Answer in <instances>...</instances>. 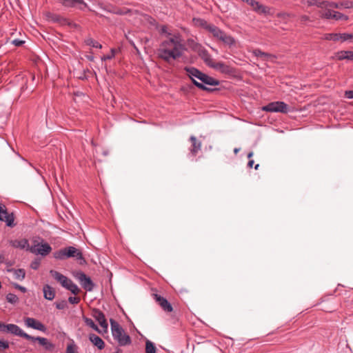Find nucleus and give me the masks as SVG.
<instances>
[{
    "label": "nucleus",
    "instance_id": "8",
    "mask_svg": "<svg viewBox=\"0 0 353 353\" xmlns=\"http://www.w3.org/2000/svg\"><path fill=\"white\" fill-rule=\"evenodd\" d=\"M3 332H10L16 336H19L26 339H33V336L24 332L18 325L14 324L5 325Z\"/></svg>",
    "mask_w": 353,
    "mask_h": 353
},
{
    "label": "nucleus",
    "instance_id": "9",
    "mask_svg": "<svg viewBox=\"0 0 353 353\" xmlns=\"http://www.w3.org/2000/svg\"><path fill=\"white\" fill-rule=\"evenodd\" d=\"M77 279L80 282L82 287L87 291H92L94 284L91 279L82 272H78L74 275Z\"/></svg>",
    "mask_w": 353,
    "mask_h": 353
},
{
    "label": "nucleus",
    "instance_id": "57",
    "mask_svg": "<svg viewBox=\"0 0 353 353\" xmlns=\"http://www.w3.org/2000/svg\"><path fill=\"white\" fill-rule=\"evenodd\" d=\"M125 37H126V39L129 40L130 43H132L134 46V43L129 39V38L127 36H125Z\"/></svg>",
    "mask_w": 353,
    "mask_h": 353
},
{
    "label": "nucleus",
    "instance_id": "18",
    "mask_svg": "<svg viewBox=\"0 0 353 353\" xmlns=\"http://www.w3.org/2000/svg\"><path fill=\"white\" fill-rule=\"evenodd\" d=\"M200 74L201 77V83H203L205 86L207 85H219V81L212 77L208 76V74L202 72L198 73Z\"/></svg>",
    "mask_w": 353,
    "mask_h": 353
},
{
    "label": "nucleus",
    "instance_id": "54",
    "mask_svg": "<svg viewBox=\"0 0 353 353\" xmlns=\"http://www.w3.org/2000/svg\"><path fill=\"white\" fill-rule=\"evenodd\" d=\"M253 155V152H250L248 154V158H251Z\"/></svg>",
    "mask_w": 353,
    "mask_h": 353
},
{
    "label": "nucleus",
    "instance_id": "52",
    "mask_svg": "<svg viewBox=\"0 0 353 353\" xmlns=\"http://www.w3.org/2000/svg\"><path fill=\"white\" fill-rule=\"evenodd\" d=\"M4 326H5V324H3V323L0 322V330L3 331Z\"/></svg>",
    "mask_w": 353,
    "mask_h": 353
},
{
    "label": "nucleus",
    "instance_id": "12",
    "mask_svg": "<svg viewBox=\"0 0 353 353\" xmlns=\"http://www.w3.org/2000/svg\"><path fill=\"white\" fill-rule=\"evenodd\" d=\"M92 316L99 322L101 327L106 331L108 324L103 313L98 309H94L92 311Z\"/></svg>",
    "mask_w": 353,
    "mask_h": 353
},
{
    "label": "nucleus",
    "instance_id": "27",
    "mask_svg": "<svg viewBox=\"0 0 353 353\" xmlns=\"http://www.w3.org/2000/svg\"><path fill=\"white\" fill-rule=\"evenodd\" d=\"M219 41L230 47L234 46L236 43L235 39L233 37L228 34L226 32L224 33Z\"/></svg>",
    "mask_w": 353,
    "mask_h": 353
},
{
    "label": "nucleus",
    "instance_id": "31",
    "mask_svg": "<svg viewBox=\"0 0 353 353\" xmlns=\"http://www.w3.org/2000/svg\"><path fill=\"white\" fill-rule=\"evenodd\" d=\"M323 39L329 41H339V33H328L323 36Z\"/></svg>",
    "mask_w": 353,
    "mask_h": 353
},
{
    "label": "nucleus",
    "instance_id": "33",
    "mask_svg": "<svg viewBox=\"0 0 353 353\" xmlns=\"http://www.w3.org/2000/svg\"><path fill=\"white\" fill-rule=\"evenodd\" d=\"M336 3L338 4V6H339V8H337L338 9L353 8V3L352 1H343L341 3Z\"/></svg>",
    "mask_w": 353,
    "mask_h": 353
},
{
    "label": "nucleus",
    "instance_id": "30",
    "mask_svg": "<svg viewBox=\"0 0 353 353\" xmlns=\"http://www.w3.org/2000/svg\"><path fill=\"white\" fill-rule=\"evenodd\" d=\"M332 19H334L336 21H339V20L347 21L348 19V17L339 12L334 11L333 15L332 17Z\"/></svg>",
    "mask_w": 353,
    "mask_h": 353
},
{
    "label": "nucleus",
    "instance_id": "3",
    "mask_svg": "<svg viewBox=\"0 0 353 353\" xmlns=\"http://www.w3.org/2000/svg\"><path fill=\"white\" fill-rule=\"evenodd\" d=\"M50 274L58 283H59L63 288L70 290L72 294L77 295L80 292V289L78 288V286L74 283L71 279L61 274L60 272L51 270L50 271Z\"/></svg>",
    "mask_w": 353,
    "mask_h": 353
},
{
    "label": "nucleus",
    "instance_id": "53",
    "mask_svg": "<svg viewBox=\"0 0 353 353\" xmlns=\"http://www.w3.org/2000/svg\"><path fill=\"white\" fill-rule=\"evenodd\" d=\"M239 150H240V148H235L234 149V154H236L239 152Z\"/></svg>",
    "mask_w": 353,
    "mask_h": 353
},
{
    "label": "nucleus",
    "instance_id": "2",
    "mask_svg": "<svg viewBox=\"0 0 353 353\" xmlns=\"http://www.w3.org/2000/svg\"><path fill=\"white\" fill-rule=\"evenodd\" d=\"M54 257L59 260H65L68 258H75L79 261V263L81 265L85 263L81 251L72 246H69L55 252L54 253Z\"/></svg>",
    "mask_w": 353,
    "mask_h": 353
},
{
    "label": "nucleus",
    "instance_id": "10",
    "mask_svg": "<svg viewBox=\"0 0 353 353\" xmlns=\"http://www.w3.org/2000/svg\"><path fill=\"white\" fill-rule=\"evenodd\" d=\"M52 250L50 245L47 243H41L39 247L36 248V245H31L28 248V251L35 254H41L42 256L48 255Z\"/></svg>",
    "mask_w": 353,
    "mask_h": 353
},
{
    "label": "nucleus",
    "instance_id": "34",
    "mask_svg": "<svg viewBox=\"0 0 353 353\" xmlns=\"http://www.w3.org/2000/svg\"><path fill=\"white\" fill-rule=\"evenodd\" d=\"M85 43L87 45L91 46L96 48H102V46L99 43H98L97 41H94V39H92L91 38L86 39Z\"/></svg>",
    "mask_w": 353,
    "mask_h": 353
},
{
    "label": "nucleus",
    "instance_id": "1",
    "mask_svg": "<svg viewBox=\"0 0 353 353\" xmlns=\"http://www.w3.org/2000/svg\"><path fill=\"white\" fill-rule=\"evenodd\" d=\"M159 32L162 38L158 49L159 57L168 63L181 57L185 50L181 35L173 32L172 28L168 26H161Z\"/></svg>",
    "mask_w": 353,
    "mask_h": 353
},
{
    "label": "nucleus",
    "instance_id": "38",
    "mask_svg": "<svg viewBox=\"0 0 353 353\" xmlns=\"http://www.w3.org/2000/svg\"><path fill=\"white\" fill-rule=\"evenodd\" d=\"M199 25L203 27L204 29L209 32V27H212L213 24L208 23L206 21L203 19H198L197 20Z\"/></svg>",
    "mask_w": 353,
    "mask_h": 353
},
{
    "label": "nucleus",
    "instance_id": "36",
    "mask_svg": "<svg viewBox=\"0 0 353 353\" xmlns=\"http://www.w3.org/2000/svg\"><path fill=\"white\" fill-rule=\"evenodd\" d=\"M353 38L352 34L348 33H339V41H345Z\"/></svg>",
    "mask_w": 353,
    "mask_h": 353
},
{
    "label": "nucleus",
    "instance_id": "43",
    "mask_svg": "<svg viewBox=\"0 0 353 353\" xmlns=\"http://www.w3.org/2000/svg\"><path fill=\"white\" fill-rule=\"evenodd\" d=\"M300 22L303 24H305L307 21H310V18L307 15H301L299 18Z\"/></svg>",
    "mask_w": 353,
    "mask_h": 353
},
{
    "label": "nucleus",
    "instance_id": "58",
    "mask_svg": "<svg viewBox=\"0 0 353 353\" xmlns=\"http://www.w3.org/2000/svg\"><path fill=\"white\" fill-rule=\"evenodd\" d=\"M1 261H1V256H0V263H1Z\"/></svg>",
    "mask_w": 353,
    "mask_h": 353
},
{
    "label": "nucleus",
    "instance_id": "41",
    "mask_svg": "<svg viewBox=\"0 0 353 353\" xmlns=\"http://www.w3.org/2000/svg\"><path fill=\"white\" fill-rule=\"evenodd\" d=\"M67 306V303L65 301H61V302L56 303V307L59 310H63Z\"/></svg>",
    "mask_w": 353,
    "mask_h": 353
},
{
    "label": "nucleus",
    "instance_id": "51",
    "mask_svg": "<svg viewBox=\"0 0 353 353\" xmlns=\"http://www.w3.org/2000/svg\"><path fill=\"white\" fill-rule=\"evenodd\" d=\"M253 164H254V161L253 160H250L248 161V167L252 168Z\"/></svg>",
    "mask_w": 353,
    "mask_h": 353
},
{
    "label": "nucleus",
    "instance_id": "56",
    "mask_svg": "<svg viewBox=\"0 0 353 353\" xmlns=\"http://www.w3.org/2000/svg\"><path fill=\"white\" fill-rule=\"evenodd\" d=\"M259 164H256V165H255V167H254V169H255V170H257V169L259 168Z\"/></svg>",
    "mask_w": 353,
    "mask_h": 353
},
{
    "label": "nucleus",
    "instance_id": "35",
    "mask_svg": "<svg viewBox=\"0 0 353 353\" xmlns=\"http://www.w3.org/2000/svg\"><path fill=\"white\" fill-rule=\"evenodd\" d=\"M84 321L88 326H89V327L93 328L94 330L100 332L98 327L96 325V324L94 323V321L91 319L85 318Z\"/></svg>",
    "mask_w": 353,
    "mask_h": 353
},
{
    "label": "nucleus",
    "instance_id": "20",
    "mask_svg": "<svg viewBox=\"0 0 353 353\" xmlns=\"http://www.w3.org/2000/svg\"><path fill=\"white\" fill-rule=\"evenodd\" d=\"M211 68L220 71L224 74H231L233 72V70L231 67L228 65L224 64L222 62L213 63Z\"/></svg>",
    "mask_w": 353,
    "mask_h": 353
},
{
    "label": "nucleus",
    "instance_id": "42",
    "mask_svg": "<svg viewBox=\"0 0 353 353\" xmlns=\"http://www.w3.org/2000/svg\"><path fill=\"white\" fill-rule=\"evenodd\" d=\"M68 301L72 304H77L80 301V299L76 296H70L68 298Z\"/></svg>",
    "mask_w": 353,
    "mask_h": 353
},
{
    "label": "nucleus",
    "instance_id": "44",
    "mask_svg": "<svg viewBox=\"0 0 353 353\" xmlns=\"http://www.w3.org/2000/svg\"><path fill=\"white\" fill-rule=\"evenodd\" d=\"M24 43H25V41L21 40V39H14V40L12 41V43L13 45H14L15 46H21Z\"/></svg>",
    "mask_w": 353,
    "mask_h": 353
},
{
    "label": "nucleus",
    "instance_id": "45",
    "mask_svg": "<svg viewBox=\"0 0 353 353\" xmlns=\"http://www.w3.org/2000/svg\"><path fill=\"white\" fill-rule=\"evenodd\" d=\"M39 265H40V261L39 260H35V261H32L30 264L31 268H32L34 270L38 269Z\"/></svg>",
    "mask_w": 353,
    "mask_h": 353
},
{
    "label": "nucleus",
    "instance_id": "50",
    "mask_svg": "<svg viewBox=\"0 0 353 353\" xmlns=\"http://www.w3.org/2000/svg\"><path fill=\"white\" fill-rule=\"evenodd\" d=\"M14 287H15L16 288L19 289V290H21V292H26V288H24V287H23V286H21V285H18V284H15V285H14Z\"/></svg>",
    "mask_w": 353,
    "mask_h": 353
},
{
    "label": "nucleus",
    "instance_id": "24",
    "mask_svg": "<svg viewBox=\"0 0 353 353\" xmlns=\"http://www.w3.org/2000/svg\"><path fill=\"white\" fill-rule=\"evenodd\" d=\"M336 57L339 60H350L353 61V51L342 50L336 54Z\"/></svg>",
    "mask_w": 353,
    "mask_h": 353
},
{
    "label": "nucleus",
    "instance_id": "29",
    "mask_svg": "<svg viewBox=\"0 0 353 353\" xmlns=\"http://www.w3.org/2000/svg\"><path fill=\"white\" fill-rule=\"evenodd\" d=\"M8 271L13 273L15 279L23 280L25 278L26 272L23 269H9Z\"/></svg>",
    "mask_w": 353,
    "mask_h": 353
},
{
    "label": "nucleus",
    "instance_id": "28",
    "mask_svg": "<svg viewBox=\"0 0 353 353\" xmlns=\"http://www.w3.org/2000/svg\"><path fill=\"white\" fill-rule=\"evenodd\" d=\"M31 341H37L42 345L44 346L46 350H50L53 347V345L48 342V339L43 337H34L30 339Z\"/></svg>",
    "mask_w": 353,
    "mask_h": 353
},
{
    "label": "nucleus",
    "instance_id": "17",
    "mask_svg": "<svg viewBox=\"0 0 353 353\" xmlns=\"http://www.w3.org/2000/svg\"><path fill=\"white\" fill-rule=\"evenodd\" d=\"M307 3L308 6H316L320 8H323L325 6H334V8H339L338 4H336L335 2H332V1H320L319 0H307Z\"/></svg>",
    "mask_w": 353,
    "mask_h": 353
},
{
    "label": "nucleus",
    "instance_id": "11",
    "mask_svg": "<svg viewBox=\"0 0 353 353\" xmlns=\"http://www.w3.org/2000/svg\"><path fill=\"white\" fill-rule=\"evenodd\" d=\"M59 3L65 7L74 8L77 7L83 10L88 8L87 3L83 0H57Z\"/></svg>",
    "mask_w": 353,
    "mask_h": 353
},
{
    "label": "nucleus",
    "instance_id": "7",
    "mask_svg": "<svg viewBox=\"0 0 353 353\" xmlns=\"http://www.w3.org/2000/svg\"><path fill=\"white\" fill-rule=\"evenodd\" d=\"M14 216L13 213H8L4 204L0 203V221L6 223L9 227L14 226Z\"/></svg>",
    "mask_w": 353,
    "mask_h": 353
},
{
    "label": "nucleus",
    "instance_id": "55",
    "mask_svg": "<svg viewBox=\"0 0 353 353\" xmlns=\"http://www.w3.org/2000/svg\"><path fill=\"white\" fill-rule=\"evenodd\" d=\"M285 14V13H280V14H278V17H283Z\"/></svg>",
    "mask_w": 353,
    "mask_h": 353
},
{
    "label": "nucleus",
    "instance_id": "48",
    "mask_svg": "<svg viewBox=\"0 0 353 353\" xmlns=\"http://www.w3.org/2000/svg\"><path fill=\"white\" fill-rule=\"evenodd\" d=\"M345 96L348 99H353V90L346 91Z\"/></svg>",
    "mask_w": 353,
    "mask_h": 353
},
{
    "label": "nucleus",
    "instance_id": "37",
    "mask_svg": "<svg viewBox=\"0 0 353 353\" xmlns=\"http://www.w3.org/2000/svg\"><path fill=\"white\" fill-rule=\"evenodd\" d=\"M145 353H154V346L152 342L148 340L146 341Z\"/></svg>",
    "mask_w": 353,
    "mask_h": 353
},
{
    "label": "nucleus",
    "instance_id": "15",
    "mask_svg": "<svg viewBox=\"0 0 353 353\" xmlns=\"http://www.w3.org/2000/svg\"><path fill=\"white\" fill-rule=\"evenodd\" d=\"M25 324L27 327H31L39 331H45L46 327L43 324H42L40 321L30 317H27L25 319Z\"/></svg>",
    "mask_w": 353,
    "mask_h": 353
},
{
    "label": "nucleus",
    "instance_id": "23",
    "mask_svg": "<svg viewBox=\"0 0 353 353\" xmlns=\"http://www.w3.org/2000/svg\"><path fill=\"white\" fill-rule=\"evenodd\" d=\"M10 244L14 248H19L21 249H26L28 250L29 245L28 241L27 239H22L20 241L14 240L10 241Z\"/></svg>",
    "mask_w": 353,
    "mask_h": 353
},
{
    "label": "nucleus",
    "instance_id": "39",
    "mask_svg": "<svg viewBox=\"0 0 353 353\" xmlns=\"http://www.w3.org/2000/svg\"><path fill=\"white\" fill-rule=\"evenodd\" d=\"M6 300L10 303H15L18 301V297L12 293H9L6 296Z\"/></svg>",
    "mask_w": 353,
    "mask_h": 353
},
{
    "label": "nucleus",
    "instance_id": "46",
    "mask_svg": "<svg viewBox=\"0 0 353 353\" xmlns=\"http://www.w3.org/2000/svg\"><path fill=\"white\" fill-rule=\"evenodd\" d=\"M8 347V343L4 341H0V351L6 350Z\"/></svg>",
    "mask_w": 353,
    "mask_h": 353
},
{
    "label": "nucleus",
    "instance_id": "49",
    "mask_svg": "<svg viewBox=\"0 0 353 353\" xmlns=\"http://www.w3.org/2000/svg\"><path fill=\"white\" fill-rule=\"evenodd\" d=\"M41 244V243H40L39 239H34L32 240V245H36V248H37V247H39V245Z\"/></svg>",
    "mask_w": 353,
    "mask_h": 353
},
{
    "label": "nucleus",
    "instance_id": "21",
    "mask_svg": "<svg viewBox=\"0 0 353 353\" xmlns=\"http://www.w3.org/2000/svg\"><path fill=\"white\" fill-rule=\"evenodd\" d=\"M334 8V6H325L323 8H321L319 11L320 17L322 19H332L334 10H332L331 8Z\"/></svg>",
    "mask_w": 353,
    "mask_h": 353
},
{
    "label": "nucleus",
    "instance_id": "25",
    "mask_svg": "<svg viewBox=\"0 0 353 353\" xmlns=\"http://www.w3.org/2000/svg\"><path fill=\"white\" fill-rule=\"evenodd\" d=\"M89 339L90 341L99 349L101 350L104 347V342L99 336H97L96 334H90Z\"/></svg>",
    "mask_w": 353,
    "mask_h": 353
},
{
    "label": "nucleus",
    "instance_id": "19",
    "mask_svg": "<svg viewBox=\"0 0 353 353\" xmlns=\"http://www.w3.org/2000/svg\"><path fill=\"white\" fill-rule=\"evenodd\" d=\"M199 55L203 60L206 65H208L210 67L212 66L214 61L211 55L209 54L206 49H205L204 48H200L199 50Z\"/></svg>",
    "mask_w": 353,
    "mask_h": 353
},
{
    "label": "nucleus",
    "instance_id": "4",
    "mask_svg": "<svg viewBox=\"0 0 353 353\" xmlns=\"http://www.w3.org/2000/svg\"><path fill=\"white\" fill-rule=\"evenodd\" d=\"M112 336L120 345H126L131 342L130 336L125 334L123 328L113 319H110Z\"/></svg>",
    "mask_w": 353,
    "mask_h": 353
},
{
    "label": "nucleus",
    "instance_id": "32",
    "mask_svg": "<svg viewBox=\"0 0 353 353\" xmlns=\"http://www.w3.org/2000/svg\"><path fill=\"white\" fill-rule=\"evenodd\" d=\"M254 54L256 57L263 58L265 60L271 57V54L262 52L259 49L255 50Z\"/></svg>",
    "mask_w": 353,
    "mask_h": 353
},
{
    "label": "nucleus",
    "instance_id": "40",
    "mask_svg": "<svg viewBox=\"0 0 353 353\" xmlns=\"http://www.w3.org/2000/svg\"><path fill=\"white\" fill-rule=\"evenodd\" d=\"M115 52H116L115 50L112 49V50H111V51H110V52L108 54L105 55V56H103V57L101 58V60H102V61H106V60L112 59V58H114V56H115Z\"/></svg>",
    "mask_w": 353,
    "mask_h": 353
},
{
    "label": "nucleus",
    "instance_id": "22",
    "mask_svg": "<svg viewBox=\"0 0 353 353\" xmlns=\"http://www.w3.org/2000/svg\"><path fill=\"white\" fill-rule=\"evenodd\" d=\"M44 298L52 301L55 296V291L53 288L46 284L43 288Z\"/></svg>",
    "mask_w": 353,
    "mask_h": 353
},
{
    "label": "nucleus",
    "instance_id": "47",
    "mask_svg": "<svg viewBox=\"0 0 353 353\" xmlns=\"http://www.w3.org/2000/svg\"><path fill=\"white\" fill-rule=\"evenodd\" d=\"M67 353H76V350L74 345H68Z\"/></svg>",
    "mask_w": 353,
    "mask_h": 353
},
{
    "label": "nucleus",
    "instance_id": "13",
    "mask_svg": "<svg viewBox=\"0 0 353 353\" xmlns=\"http://www.w3.org/2000/svg\"><path fill=\"white\" fill-rule=\"evenodd\" d=\"M190 141L191 142V146L189 148V155L191 157H195L199 151L201 150V142L198 141L197 139L193 135L190 137Z\"/></svg>",
    "mask_w": 353,
    "mask_h": 353
},
{
    "label": "nucleus",
    "instance_id": "5",
    "mask_svg": "<svg viewBox=\"0 0 353 353\" xmlns=\"http://www.w3.org/2000/svg\"><path fill=\"white\" fill-rule=\"evenodd\" d=\"M262 110L270 112L288 113L289 112L288 105L283 101H274L269 103L262 107Z\"/></svg>",
    "mask_w": 353,
    "mask_h": 353
},
{
    "label": "nucleus",
    "instance_id": "26",
    "mask_svg": "<svg viewBox=\"0 0 353 353\" xmlns=\"http://www.w3.org/2000/svg\"><path fill=\"white\" fill-rule=\"evenodd\" d=\"M209 32H210L212 36L218 40H220V39L225 33L223 30H221L219 28L214 25L212 27H209Z\"/></svg>",
    "mask_w": 353,
    "mask_h": 353
},
{
    "label": "nucleus",
    "instance_id": "6",
    "mask_svg": "<svg viewBox=\"0 0 353 353\" xmlns=\"http://www.w3.org/2000/svg\"><path fill=\"white\" fill-rule=\"evenodd\" d=\"M185 70L187 72L188 75L192 80L194 85H196L198 88L203 90H212L211 89L205 86L203 83H201L200 82H198L197 81L195 80V79H197L201 81V75L199 74L198 73H202V72H201L200 70L194 67H186L185 68Z\"/></svg>",
    "mask_w": 353,
    "mask_h": 353
},
{
    "label": "nucleus",
    "instance_id": "16",
    "mask_svg": "<svg viewBox=\"0 0 353 353\" xmlns=\"http://www.w3.org/2000/svg\"><path fill=\"white\" fill-rule=\"evenodd\" d=\"M253 11L256 12L259 14H264V15H273L274 12L272 11V8L268 6H263L257 1V6H255L253 8Z\"/></svg>",
    "mask_w": 353,
    "mask_h": 353
},
{
    "label": "nucleus",
    "instance_id": "14",
    "mask_svg": "<svg viewBox=\"0 0 353 353\" xmlns=\"http://www.w3.org/2000/svg\"><path fill=\"white\" fill-rule=\"evenodd\" d=\"M156 302L165 312H171L173 310L172 304L164 297L156 294Z\"/></svg>",
    "mask_w": 353,
    "mask_h": 353
}]
</instances>
